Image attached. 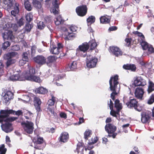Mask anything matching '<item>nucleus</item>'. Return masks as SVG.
<instances>
[{"label": "nucleus", "mask_w": 154, "mask_h": 154, "mask_svg": "<svg viewBox=\"0 0 154 154\" xmlns=\"http://www.w3.org/2000/svg\"><path fill=\"white\" fill-rule=\"evenodd\" d=\"M141 45L143 50H146L150 45L147 42L144 41L142 42Z\"/></svg>", "instance_id": "obj_43"}, {"label": "nucleus", "mask_w": 154, "mask_h": 154, "mask_svg": "<svg viewBox=\"0 0 154 154\" xmlns=\"http://www.w3.org/2000/svg\"><path fill=\"white\" fill-rule=\"evenodd\" d=\"M129 66H130L129 68V70L132 71H135L136 69V67L134 64H129Z\"/></svg>", "instance_id": "obj_58"}, {"label": "nucleus", "mask_w": 154, "mask_h": 154, "mask_svg": "<svg viewBox=\"0 0 154 154\" xmlns=\"http://www.w3.org/2000/svg\"><path fill=\"white\" fill-rule=\"evenodd\" d=\"M60 116L61 118L66 119L67 118L66 114L64 112H61L60 113Z\"/></svg>", "instance_id": "obj_62"}, {"label": "nucleus", "mask_w": 154, "mask_h": 154, "mask_svg": "<svg viewBox=\"0 0 154 154\" xmlns=\"http://www.w3.org/2000/svg\"><path fill=\"white\" fill-rule=\"evenodd\" d=\"M77 61H73L70 63L65 67V70L66 71H72L76 69L77 66Z\"/></svg>", "instance_id": "obj_17"}, {"label": "nucleus", "mask_w": 154, "mask_h": 154, "mask_svg": "<svg viewBox=\"0 0 154 154\" xmlns=\"http://www.w3.org/2000/svg\"><path fill=\"white\" fill-rule=\"evenodd\" d=\"M15 111V113L16 115L18 116L20 115H23V112L21 110H18L17 111Z\"/></svg>", "instance_id": "obj_64"}, {"label": "nucleus", "mask_w": 154, "mask_h": 154, "mask_svg": "<svg viewBox=\"0 0 154 154\" xmlns=\"http://www.w3.org/2000/svg\"><path fill=\"white\" fill-rule=\"evenodd\" d=\"M56 101V97L53 95H52L51 98L49 100L48 102V106H53L54 105L55 102Z\"/></svg>", "instance_id": "obj_40"}, {"label": "nucleus", "mask_w": 154, "mask_h": 154, "mask_svg": "<svg viewBox=\"0 0 154 154\" xmlns=\"http://www.w3.org/2000/svg\"><path fill=\"white\" fill-rule=\"evenodd\" d=\"M3 8L6 9H10L13 5V3L11 0H4L2 2Z\"/></svg>", "instance_id": "obj_21"}, {"label": "nucleus", "mask_w": 154, "mask_h": 154, "mask_svg": "<svg viewBox=\"0 0 154 154\" xmlns=\"http://www.w3.org/2000/svg\"><path fill=\"white\" fill-rule=\"evenodd\" d=\"M150 118V112H143L141 113V121L143 123L148 122Z\"/></svg>", "instance_id": "obj_13"}, {"label": "nucleus", "mask_w": 154, "mask_h": 154, "mask_svg": "<svg viewBox=\"0 0 154 154\" xmlns=\"http://www.w3.org/2000/svg\"><path fill=\"white\" fill-rule=\"evenodd\" d=\"M134 83L135 86H144L146 84V82L145 80L142 77H138L134 80Z\"/></svg>", "instance_id": "obj_19"}, {"label": "nucleus", "mask_w": 154, "mask_h": 154, "mask_svg": "<svg viewBox=\"0 0 154 154\" xmlns=\"http://www.w3.org/2000/svg\"><path fill=\"white\" fill-rule=\"evenodd\" d=\"M60 50L55 45H52V47L50 51L51 53L56 55H58L60 53Z\"/></svg>", "instance_id": "obj_32"}, {"label": "nucleus", "mask_w": 154, "mask_h": 154, "mask_svg": "<svg viewBox=\"0 0 154 154\" xmlns=\"http://www.w3.org/2000/svg\"><path fill=\"white\" fill-rule=\"evenodd\" d=\"M33 15L32 13H29L26 16V20L29 23L33 19Z\"/></svg>", "instance_id": "obj_45"}, {"label": "nucleus", "mask_w": 154, "mask_h": 154, "mask_svg": "<svg viewBox=\"0 0 154 154\" xmlns=\"http://www.w3.org/2000/svg\"><path fill=\"white\" fill-rule=\"evenodd\" d=\"M144 94V90L143 88L140 87H137L136 88L134 95L137 98L142 99Z\"/></svg>", "instance_id": "obj_15"}, {"label": "nucleus", "mask_w": 154, "mask_h": 154, "mask_svg": "<svg viewBox=\"0 0 154 154\" xmlns=\"http://www.w3.org/2000/svg\"><path fill=\"white\" fill-rule=\"evenodd\" d=\"M1 127L3 131L6 133L11 132L13 130L12 125L8 122H5L1 125Z\"/></svg>", "instance_id": "obj_18"}, {"label": "nucleus", "mask_w": 154, "mask_h": 154, "mask_svg": "<svg viewBox=\"0 0 154 154\" xmlns=\"http://www.w3.org/2000/svg\"><path fill=\"white\" fill-rule=\"evenodd\" d=\"M27 80L34 81L37 82H40V78L38 76L33 75L31 76L27 77Z\"/></svg>", "instance_id": "obj_34"}, {"label": "nucleus", "mask_w": 154, "mask_h": 154, "mask_svg": "<svg viewBox=\"0 0 154 154\" xmlns=\"http://www.w3.org/2000/svg\"><path fill=\"white\" fill-rule=\"evenodd\" d=\"M91 140H92L91 142H89L88 143V144L89 145L94 144L96 143V142H97V141L98 140V137H94L93 140V138H92Z\"/></svg>", "instance_id": "obj_57"}, {"label": "nucleus", "mask_w": 154, "mask_h": 154, "mask_svg": "<svg viewBox=\"0 0 154 154\" xmlns=\"http://www.w3.org/2000/svg\"><path fill=\"white\" fill-rule=\"evenodd\" d=\"M110 109L111 110L110 114L113 117H114L117 118V115H119V112L120 111H118L116 110V111L113 110V109Z\"/></svg>", "instance_id": "obj_44"}, {"label": "nucleus", "mask_w": 154, "mask_h": 154, "mask_svg": "<svg viewBox=\"0 0 154 154\" xmlns=\"http://www.w3.org/2000/svg\"><path fill=\"white\" fill-rule=\"evenodd\" d=\"M126 105L128 108H134L138 112H141L142 110V107L140 105L138 101L135 98L130 99L126 103Z\"/></svg>", "instance_id": "obj_2"}, {"label": "nucleus", "mask_w": 154, "mask_h": 154, "mask_svg": "<svg viewBox=\"0 0 154 154\" xmlns=\"http://www.w3.org/2000/svg\"><path fill=\"white\" fill-rule=\"evenodd\" d=\"M46 60V63L47 65L50 63L54 62L56 60V58L54 56H50L47 57Z\"/></svg>", "instance_id": "obj_31"}, {"label": "nucleus", "mask_w": 154, "mask_h": 154, "mask_svg": "<svg viewBox=\"0 0 154 154\" xmlns=\"http://www.w3.org/2000/svg\"><path fill=\"white\" fill-rule=\"evenodd\" d=\"M2 36L5 39L10 40L12 41L15 38V37L13 35V32L8 28L4 32L2 33Z\"/></svg>", "instance_id": "obj_11"}, {"label": "nucleus", "mask_w": 154, "mask_h": 154, "mask_svg": "<svg viewBox=\"0 0 154 154\" xmlns=\"http://www.w3.org/2000/svg\"><path fill=\"white\" fill-rule=\"evenodd\" d=\"M35 74V69L32 67H30L29 68V70L26 72V74L24 78L25 80H27V77H30L34 75Z\"/></svg>", "instance_id": "obj_23"}, {"label": "nucleus", "mask_w": 154, "mask_h": 154, "mask_svg": "<svg viewBox=\"0 0 154 154\" xmlns=\"http://www.w3.org/2000/svg\"><path fill=\"white\" fill-rule=\"evenodd\" d=\"M47 111L48 112H50L51 116H53L54 117H55L57 115L56 113L54 112V109L53 107H48L47 108Z\"/></svg>", "instance_id": "obj_41"}, {"label": "nucleus", "mask_w": 154, "mask_h": 154, "mask_svg": "<svg viewBox=\"0 0 154 154\" xmlns=\"http://www.w3.org/2000/svg\"><path fill=\"white\" fill-rule=\"evenodd\" d=\"M69 134L66 132H63L60 134L58 138L59 142L63 143L67 142L69 138Z\"/></svg>", "instance_id": "obj_16"}, {"label": "nucleus", "mask_w": 154, "mask_h": 154, "mask_svg": "<svg viewBox=\"0 0 154 154\" xmlns=\"http://www.w3.org/2000/svg\"><path fill=\"white\" fill-rule=\"evenodd\" d=\"M13 10L11 11V15L9 17V19L11 20H14L16 21L17 20V15L19 12V5L18 3L15 2L14 4L13 5Z\"/></svg>", "instance_id": "obj_6"}, {"label": "nucleus", "mask_w": 154, "mask_h": 154, "mask_svg": "<svg viewBox=\"0 0 154 154\" xmlns=\"http://www.w3.org/2000/svg\"><path fill=\"white\" fill-rule=\"evenodd\" d=\"M107 15L102 16L100 18V21L101 23L102 24L109 23L110 21V19L108 18Z\"/></svg>", "instance_id": "obj_28"}, {"label": "nucleus", "mask_w": 154, "mask_h": 154, "mask_svg": "<svg viewBox=\"0 0 154 154\" xmlns=\"http://www.w3.org/2000/svg\"><path fill=\"white\" fill-rule=\"evenodd\" d=\"M10 45V42L8 41H5L2 44V48L3 50H6Z\"/></svg>", "instance_id": "obj_47"}, {"label": "nucleus", "mask_w": 154, "mask_h": 154, "mask_svg": "<svg viewBox=\"0 0 154 154\" xmlns=\"http://www.w3.org/2000/svg\"><path fill=\"white\" fill-rule=\"evenodd\" d=\"M0 113L1 114H4V115H0V123H2L3 122H5V119L9 116V114H14L15 111L12 109L2 110L0 111Z\"/></svg>", "instance_id": "obj_8"}, {"label": "nucleus", "mask_w": 154, "mask_h": 154, "mask_svg": "<svg viewBox=\"0 0 154 154\" xmlns=\"http://www.w3.org/2000/svg\"><path fill=\"white\" fill-rule=\"evenodd\" d=\"M32 4L34 6L38 9H40L42 7L41 3L37 0H33Z\"/></svg>", "instance_id": "obj_39"}, {"label": "nucleus", "mask_w": 154, "mask_h": 154, "mask_svg": "<svg viewBox=\"0 0 154 154\" xmlns=\"http://www.w3.org/2000/svg\"><path fill=\"white\" fill-rule=\"evenodd\" d=\"M24 6L25 9L28 11H31L32 9V8L31 3L28 0L25 2Z\"/></svg>", "instance_id": "obj_36"}, {"label": "nucleus", "mask_w": 154, "mask_h": 154, "mask_svg": "<svg viewBox=\"0 0 154 154\" xmlns=\"http://www.w3.org/2000/svg\"><path fill=\"white\" fill-rule=\"evenodd\" d=\"M109 51L116 57L122 54V52L120 49L117 46H111L108 48Z\"/></svg>", "instance_id": "obj_10"}, {"label": "nucleus", "mask_w": 154, "mask_h": 154, "mask_svg": "<svg viewBox=\"0 0 154 154\" xmlns=\"http://www.w3.org/2000/svg\"><path fill=\"white\" fill-rule=\"evenodd\" d=\"M92 134L91 131L90 130H86L84 133V137L86 140H87L89 137Z\"/></svg>", "instance_id": "obj_42"}, {"label": "nucleus", "mask_w": 154, "mask_h": 154, "mask_svg": "<svg viewBox=\"0 0 154 154\" xmlns=\"http://www.w3.org/2000/svg\"><path fill=\"white\" fill-rule=\"evenodd\" d=\"M105 131L108 134L107 137H112L115 138L117 135V133H115L117 127L115 125L111 123L107 124L105 127Z\"/></svg>", "instance_id": "obj_3"}, {"label": "nucleus", "mask_w": 154, "mask_h": 154, "mask_svg": "<svg viewBox=\"0 0 154 154\" xmlns=\"http://www.w3.org/2000/svg\"><path fill=\"white\" fill-rule=\"evenodd\" d=\"M13 94L11 91H7L3 97L5 102L6 104L10 100L13 98Z\"/></svg>", "instance_id": "obj_20"}, {"label": "nucleus", "mask_w": 154, "mask_h": 154, "mask_svg": "<svg viewBox=\"0 0 154 154\" xmlns=\"http://www.w3.org/2000/svg\"><path fill=\"white\" fill-rule=\"evenodd\" d=\"M9 79L10 80L13 81H23L25 80L24 78L22 79L20 76V75L19 74H17L15 75H11L9 77Z\"/></svg>", "instance_id": "obj_27"}, {"label": "nucleus", "mask_w": 154, "mask_h": 154, "mask_svg": "<svg viewBox=\"0 0 154 154\" xmlns=\"http://www.w3.org/2000/svg\"><path fill=\"white\" fill-rule=\"evenodd\" d=\"M34 105L37 112H38L42 111L41 105L42 102L40 99L37 97H35L33 100Z\"/></svg>", "instance_id": "obj_14"}, {"label": "nucleus", "mask_w": 154, "mask_h": 154, "mask_svg": "<svg viewBox=\"0 0 154 154\" xmlns=\"http://www.w3.org/2000/svg\"><path fill=\"white\" fill-rule=\"evenodd\" d=\"M89 46V48H90V50H91L94 49L97 46V44L95 41L93 39L90 40L88 43Z\"/></svg>", "instance_id": "obj_29"}, {"label": "nucleus", "mask_w": 154, "mask_h": 154, "mask_svg": "<svg viewBox=\"0 0 154 154\" xmlns=\"http://www.w3.org/2000/svg\"><path fill=\"white\" fill-rule=\"evenodd\" d=\"M48 91L47 90L43 87H40L36 88L35 90V94H46Z\"/></svg>", "instance_id": "obj_24"}, {"label": "nucleus", "mask_w": 154, "mask_h": 154, "mask_svg": "<svg viewBox=\"0 0 154 154\" xmlns=\"http://www.w3.org/2000/svg\"><path fill=\"white\" fill-rule=\"evenodd\" d=\"M107 103L110 109H113L114 104L111 99H110L109 102L108 101Z\"/></svg>", "instance_id": "obj_60"}, {"label": "nucleus", "mask_w": 154, "mask_h": 154, "mask_svg": "<svg viewBox=\"0 0 154 154\" xmlns=\"http://www.w3.org/2000/svg\"><path fill=\"white\" fill-rule=\"evenodd\" d=\"M17 54V52H12L4 55V58L5 60H7L6 63L7 67H8L11 65L15 63L16 60L15 59H13V58Z\"/></svg>", "instance_id": "obj_4"}, {"label": "nucleus", "mask_w": 154, "mask_h": 154, "mask_svg": "<svg viewBox=\"0 0 154 154\" xmlns=\"http://www.w3.org/2000/svg\"><path fill=\"white\" fill-rule=\"evenodd\" d=\"M88 8L86 5H82L77 7L75 9L77 15L80 17H83L86 15Z\"/></svg>", "instance_id": "obj_9"}, {"label": "nucleus", "mask_w": 154, "mask_h": 154, "mask_svg": "<svg viewBox=\"0 0 154 154\" xmlns=\"http://www.w3.org/2000/svg\"><path fill=\"white\" fill-rule=\"evenodd\" d=\"M119 76L116 75L114 76H111L109 80V89L112 91L110 94V97L112 100H114L115 99V97L118 94L117 92V85L119 84L118 81Z\"/></svg>", "instance_id": "obj_1"}, {"label": "nucleus", "mask_w": 154, "mask_h": 154, "mask_svg": "<svg viewBox=\"0 0 154 154\" xmlns=\"http://www.w3.org/2000/svg\"><path fill=\"white\" fill-rule=\"evenodd\" d=\"M17 119V118L15 117H11L9 118L8 117L5 119V122L9 123V122H12L15 121Z\"/></svg>", "instance_id": "obj_51"}, {"label": "nucleus", "mask_w": 154, "mask_h": 154, "mask_svg": "<svg viewBox=\"0 0 154 154\" xmlns=\"http://www.w3.org/2000/svg\"><path fill=\"white\" fill-rule=\"evenodd\" d=\"M154 91V84L152 81H149L147 89L148 93H150Z\"/></svg>", "instance_id": "obj_38"}, {"label": "nucleus", "mask_w": 154, "mask_h": 154, "mask_svg": "<svg viewBox=\"0 0 154 154\" xmlns=\"http://www.w3.org/2000/svg\"><path fill=\"white\" fill-rule=\"evenodd\" d=\"M23 20V19L22 18H21L17 22V23L19 26L20 27L22 26L24 24Z\"/></svg>", "instance_id": "obj_61"}, {"label": "nucleus", "mask_w": 154, "mask_h": 154, "mask_svg": "<svg viewBox=\"0 0 154 154\" xmlns=\"http://www.w3.org/2000/svg\"><path fill=\"white\" fill-rule=\"evenodd\" d=\"M147 50H148V52L149 54L152 53L154 52V48L151 45H149Z\"/></svg>", "instance_id": "obj_56"}, {"label": "nucleus", "mask_w": 154, "mask_h": 154, "mask_svg": "<svg viewBox=\"0 0 154 154\" xmlns=\"http://www.w3.org/2000/svg\"><path fill=\"white\" fill-rule=\"evenodd\" d=\"M55 24L58 26L60 24H61L63 23V20L61 16L59 15L54 20Z\"/></svg>", "instance_id": "obj_35"}, {"label": "nucleus", "mask_w": 154, "mask_h": 154, "mask_svg": "<svg viewBox=\"0 0 154 154\" xmlns=\"http://www.w3.org/2000/svg\"><path fill=\"white\" fill-rule=\"evenodd\" d=\"M95 17L93 16H89L87 19V21L88 23H94L95 21Z\"/></svg>", "instance_id": "obj_48"}, {"label": "nucleus", "mask_w": 154, "mask_h": 154, "mask_svg": "<svg viewBox=\"0 0 154 154\" xmlns=\"http://www.w3.org/2000/svg\"><path fill=\"white\" fill-rule=\"evenodd\" d=\"M44 141V139L42 137H38L36 139L34 138L33 142L35 144V148L37 149H39V147L37 145L42 144L43 143Z\"/></svg>", "instance_id": "obj_22"}, {"label": "nucleus", "mask_w": 154, "mask_h": 154, "mask_svg": "<svg viewBox=\"0 0 154 154\" xmlns=\"http://www.w3.org/2000/svg\"><path fill=\"white\" fill-rule=\"evenodd\" d=\"M11 50L13 51H17L20 50V47L19 45H15L11 46Z\"/></svg>", "instance_id": "obj_54"}, {"label": "nucleus", "mask_w": 154, "mask_h": 154, "mask_svg": "<svg viewBox=\"0 0 154 154\" xmlns=\"http://www.w3.org/2000/svg\"><path fill=\"white\" fill-rule=\"evenodd\" d=\"M97 60V58L93 57L91 55H88L87 57L86 65L88 68H94L96 66Z\"/></svg>", "instance_id": "obj_7"}, {"label": "nucleus", "mask_w": 154, "mask_h": 154, "mask_svg": "<svg viewBox=\"0 0 154 154\" xmlns=\"http://www.w3.org/2000/svg\"><path fill=\"white\" fill-rule=\"evenodd\" d=\"M21 125L25 132L30 134L33 133L34 124L32 122L26 121V122H22Z\"/></svg>", "instance_id": "obj_5"}, {"label": "nucleus", "mask_w": 154, "mask_h": 154, "mask_svg": "<svg viewBox=\"0 0 154 154\" xmlns=\"http://www.w3.org/2000/svg\"><path fill=\"white\" fill-rule=\"evenodd\" d=\"M38 28L40 29H42L45 27V25L43 22L40 21L37 24Z\"/></svg>", "instance_id": "obj_49"}, {"label": "nucleus", "mask_w": 154, "mask_h": 154, "mask_svg": "<svg viewBox=\"0 0 154 154\" xmlns=\"http://www.w3.org/2000/svg\"><path fill=\"white\" fill-rule=\"evenodd\" d=\"M122 104L120 103L119 100L118 99H116L115 101L114 107L116 108V110L120 111L122 109Z\"/></svg>", "instance_id": "obj_30"}, {"label": "nucleus", "mask_w": 154, "mask_h": 154, "mask_svg": "<svg viewBox=\"0 0 154 154\" xmlns=\"http://www.w3.org/2000/svg\"><path fill=\"white\" fill-rule=\"evenodd\" d=\"M33 27L32 24H30L29 23H26L24 27V32H29Z\"/></svg>", "instance_id": "obj_33"}, {"label": "nucleus", "mask_w": 154, "mask_h": 154, "mask_svg": "<svg viewBox=\"0 0 154 154\" xmlns=\"http://www.w3.org/2000/svg\"><path fill=\"white\" fill-rule=\"evenodd\" d=\"M52 4L54 7V8L58 9L59 8V5L58 4V2L57 0H54V2L52 3Z\"/></svg>", "instance_id": "obj_63"}, {"label": "nucleus", "mask_w": 154, "mask_h": 154, "mask_svg": "<svg viewBox=\"0 0 154 154\" xmlns=\"http://www.w3.org/2000/svg\"><path fill=\"white\" fill-rule=\"evenodd\" d=\"M132 39L131 38H126L125 39V41L126 42V46L129 47L131 46V42Z\"/></svg>", "instance_id": "obj_55"}, {"label": "nucleus", "mask_w": 154, "mask_h": 154, "mask_svg": "<svg viewBox=\"0 0 154 154\" xmlns=\"http://www.w3.org/2000/svg\"><path fill=\"white\" fill-rule=\"evenodd\" d=\"M51 17L50 16H46L45 18V21L47 23H49L51 22Z\"/></svg>", "instance_id": "obj_59"}, {"label": "nucleus", "mask_w": 154, "mask_h": 154, "mask_svg": "<svg viewBox=\"0 0 154 154\" xmlns=\"http://www.w3.org/2000/svg\"><path fill=\"white\" fill-rule=\"evenodd\" d=\"M88 46V43L87 42L82 43V45L79 46V50L78 51H83V52H85L89 49Z\"/></svg>", "instance_id": "obj_25"}, {"label": "nucleus", "mask_w": 154, "mask_h": 154, "mask_svg": "<svg viewBox=\"0 0 154 154\" xmlns=\"http://www.w3.org/2000/svg\"><path fill=\"white\" fill-rule=\"evenodd\" d=\"M33 59L36 63L40 66H42L46 63V58L42 55H37Z\"/></svg>", "instance_id": "obj_12"}, {"label": "nucleus", "mask_w": 154, "mask_h": 154, "mask_svg": "<svg viewBox=\"0 0 154 154\" xmlns=\"http://www.w3.org/2000/svg\"><path fill=\"white\" fill-rule=\"evenodd\" d=\"M37 48L36 46L35 45L32 46L31 48V56L32 57L33 56L36 51V50Z\"/></svg>", "instance_id": "obj_50"}, {"label": "nucleus", "mask_w": 154, "mask_h": 154, "mask_svg": "<svg viewBox=\"0 0 154 154\" xmlns=\"http://www.w3.org/2000/svg\"><path fill=\"white\" fill-rule=\"evenodd\" d=\"M6 151L7 149L5 148V145L2 144L0 146V154H5Z\"/></svg>", "instance_id": "obj_46"}, {"label": "nucleus", "mask_w": 154, "mask_h": 154, "mask_svg": "<svg viewBox=\"0 0 154 154\" xmlns=\"http://www.w3.org/2000/svg\"><path fill=\"white\" fill-rule=\"evenodd\" d=\"M154 102V93L152 94L150 97V99L148 101V103L151 104Z\"/></svg>", "instance_id": "obj_53"}, {"label": "nucleus", "mask_w": 154, "mask_h": 154, "mask_svg": "<svg viewBox=\"0 0 154 154\" xmlns=\"http://www.w3.org/2000/svg\"><path fill=\"white\" fill-rule=\"evenodd\" d=\"M68 28L72 32H76L77 29V27L76 26L72 25L69 27Z\"/></svg>", "instance_id": "obj_52"}, {"label": "nucleus", "mask_w": 154, "mask_h": 154, "mask_svg": "<svg viewBox=\"0 0 154 154\" xmlns=\"http://www.w3.org/2000/svg\"><path fill=\"white\" fill-rule=\"evenodd\" d=\"M67 30V29H66V31ZM68 31V30H67ZM68 35L65 37V39L66 40H71L73 39L75 37V34L73 32H69L68 31L67 32Z\"/></svg>", "instance_id": "obj_37"}, {"label": "nucleus", "mask_w": 154, "mask_h": 154, "mask_svg": "<svg viewBox=\"0 0 154 154\" xmlns=\"http://www.w3.org/2000/svg\"><path fill=\"white\" fill-rule=\"evenodd\" d=\"M30 55L29 51L23 52L22 54V59L20 60V62H28L29 60V56Z\"/></svg>", "instance_id": "obj_26"}]
</instances>
